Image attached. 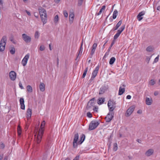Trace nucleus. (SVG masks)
I'll return each mask as SVG.
<instances>
[{"label":"nucleus","mask_w":160,"mask_h":160,"mask_svg":"<svg viewBox=\"0 0 160 160\" xmlns=\"http://www.w3.org/2000/svg\"><path fill=\"white\" fill-rule=\"evenodd\" d=\"M45 122L43 121L41 123L38 134L36 139L35 143L34 145V148L35 150L38 149L40 144L43 135L44 131V126L45 125Z\"/></svg>","instance_id":"obj_1"},{"label":"nucleus","mask_w":160,"mask_h":160,"mask_svg":"<svg viewBox=\"0 0 160 160\" xmlns=\"http://www.w3.org/2000/svg\"><path fill=\"white\" fill-rule=\"evenodd\" d=\"M7 40V37L3 36L0 42V52H3L5 50Z\"/></svg>","instance_id":"obj_2"},{"label":"nucleus","mask_w":160,"mask_h":160,"mask_svg":"<svg viewBox=\"0 0 160 160\" xmlns=\"http://www.w3.org/2000/svg\"><path fill=\"white\" fill-rule=\"evenodd\" d=\"M116 102L114 100H109L108 102V106L110 112H112L115 109L116 106Z\"/></svg>","instance_id":"obj_3"},{"label":"nucleus","mask_w":160,"mask_h":160,"mask_svg":"<svg viewBox=\"0 0 160 160\" xmlns=\"http://www.w3.org/2000/svg\"><path fill=\"white\" fill-rule=\"evenodd\" d=\"M100 123L95 121H92L89 124L88 130L89 131L95 129L99 124Z\"/></svg>","instance_id":"obj_4"},{"label":"nucleus","mask_w":160,"mask_h":160,"mask_svg":"<svg viewBox=\"0 0 160 160\" xmlns=\"http://www.w3.org/2000/svg\"><path fill=\"white\" fill-rule=\"evenodd\" d=\"M95 103V98H94L91 99L88 102L86 107L87 109L89 110L91 108L92 106H94Z\"/></svg>","instance_id":"obj_5"},{"label":"nucleus","mask_w":160,"mask_h":160,"mask_svg":"<svg viewBox=\"0 0 160 160\" xmlns=\"http://www.w3.org/2000/svg\"><path fill=\"white\" fill-rule=\"evenodd\" d=\"M134 105H132L130 106L127 110L125 113V115L126 117H129L133 112L135 108Z\"/></svg>","instance_id":"obj_6"},{"label":"nucleus","mask_w":160,"mask_h":160,"mask_svg":"<svg viewBox=\"0 0 160 160\" xmlns=\"http://www.w3.org/2000/svg\"><path fill=\"white\" fill-rule=\"evenodd\" d=\"M125 27V25H124L121 26V27L120 28V29L118 30L117 31V33L115 34V35L114 36V40L116 39L119 36L121 32L123 31L124 30Z\"/></svg>","instance_id":"obj_7"},{"label":"nucleus","mask_w":160,"mask_h":160,"mask_svg":"<svg viewBox=\"0 0 160 160\" xmlns=\"http://www.w3.org/2000/svg\"><path fill=\"white\" fill-rule=\"evenodd\" d=\"M114 113L113 112H109L105 117V119L106 122H109L113 118Z\"/></svg>","instance_id":"obj_8"},{"label":"nucleus","mask_w":160,"mask_h":160,"mask_svg":"<svg viewBox=\"0 0 160 160\" xmlns=\"http://www.w3.org/2000/svg\"><path fill=\"white\" fill-rule=\"evenodd\" d=\"M22 36V38L25 42L28 43L31 42V38L30 36L27 35L25 33L23 34Z\"/></svg>","instance_id":"obj_9"},{"label":"nucleus","mask_w":160,"mask_h":160,"mask_svg":"<svg viewBox=\"0 0 160 160\" xmlns=\"http://www.w3.org/2000/svg\"><path fill=\"white\" fill-rule=\"evenodd\" d=\"M78 133H76L75 134L74 138L73 141V147L74 148H76L77 147L78 141Z\"/></svg>","instance_id":"obj_10"},{"label":"nucleus","mask_w":160,"mask_h":160,"mask_svg":"<svg viewBox=\"0 0 160 160\" xmlns=\"http://www.w3.org/2000/svg\"><path fill=\"white\" fill-rule=\"evenodd\" d=\"M108 85H103L100 89L99 94L101 95L103 94L108 89Z\"/></svg>","instance_id":"obj_11"},{"label":"nucleus","mask_w":160,"mask_h":160,"mask_svg":"<svg viewBox=\"0 0 160 160\" xmlns=\"http://www.w3.org/2000/svg\"><path fill=\"white\" fill-rule=\"evenodd\" d=\"M29 57V53H28L25 55L22 60V63L24 66H25L26 65Z\"/></svg>","instance_id":"obj_12"},{"label":"nucleus","mask_w":160,"mask_h":160,"mask_svg":"<svg viewBox=\"0 0 160 160\" xmlns=\"http://www.w3.org/2000/svg\"><path fill=\"white\" fill-rule=\"evenodd\" d=\"M9 76L10 79L14 81L16 78V73L14 71H11L9 72Z\"/></svg>","instance_id":"obj_13"},{"label":"nucleus","mask_w":160,"mask_h":160,"mask_svg":"<svg viewBox=\"0 0 160 160\" xmlns=\"http://www.w3.org/2000/svg\"><path fill=\"white\" fill-rule=\"evenodd\" d=\"M74 17V14L73 11V10H72V11H70L69 13V21L70 23L73 22Z\"/></svg>","instance_id":"obj_14"},{"label":"nucleus","mask_w":160,"mask_h":160,"mask_svg":"<svg viewBox=\"0 0 160 160\" xmlns=\"http://www.w3.org/2000/svg\"><path fill=\"white\" fill-rule=\"evenodd\" d=\"M41 14H40L42 21L43 25L46 23L47 22V17H44V14L43 13H41Z\"/></svg>","instance_id":"obj_15"},{"label":"nucleus","mask_w":160,"mask_h":160,"mask_svg":"<svg viewBox=\"0 0 160 160\" xmlns=\"http://www.w3.org/2000/svg\"><path fill=\"white\" fill-rule=\"evenodd\" d=\"M38 10L40 14H41V13H43L44 14V17H47L46 11L43 8L40 7L38 8Z\"/></svg>","instance_id":"obj_16"},{"label":"nucleus","mask_w":160,"mask_h":160,"mask_svg":"<svg viewBox=\"0 0 160 160\" xmlns=\"http://www.w3.org/2000/svg\"><path fill=\"white\" fill-rule=\"evenodd\" d=\"M145 14V12L142 11L139 12L137 16V18L139 21H141L143 17L142 16L144 15Z\"/></svg>","instance_id":"obj_17"},{"label":"nucleus","mask_w":160,"mask_h":160,"mask_svg":"<svg viewBox=\"0 0 160 160\" xmlns=\"http://www.w3.org/2000/svg\"><path fill=\"white\" fill-rule=\"evenodd\" d=\"M32 110L30 108L28 109L26 112V117L28 120L30 118L32 115Z\"/></svg>","instance_id":"obj_18"},{"label":"nucleus","mask_w":160,"mask_h":160,"mask_svg":"<svg viewBox=\"0 0 160 160\" xmlns=\"http://www.w3.org/2000/svg\"><path fill=\"white\" fill-rule=\"evenodd\" d=\"M20 104L21 105V108L22 110H25V105H24V99L22 98H21L19 100Z\"/></svg>","instance_id":"obj_19"},{"label":"nucleus","mask_w":160,"mask_h":160,"mask_svg":"<svg viewBox=\"0 0 160 160\" xmlns=\"http://www.w3.org/2000/svg\"><path fill=\"white\" fill-rule=\"evenodd\" d=\"M153 150L152 149H150L146 152L145 154L146 156L149 157L153 154Z\"/></svg>","instance_id":"obj_20"},{"label":"nucleus","mask_w":160,"mask_h":160,"mask_svg":"<svg viewBox=\"0 0 160 160\" xmlns=\"http://www.w3.org/2000/svg\"><path fill=\"white\" fill-rule=\"evenodd\" d=\"M85 138V136L84 134H82L80 137V140L78 142V144H81L84 141Z\"/></svg>","instance_id":"obj_21"},{"label":"nucleus","mask_w":160,"mask_h":160,"mask_svg":"<svg viewBox=\"0 0 160 160\" xmlns=\"http://www.w3.org/2000/svg\"><path fill=\"white\" fill-rule=\"evenodd\" d=\"M97 72L94 71H93L92 74V77L89 80V81L90 82H91L95 78L97 75Z\"/></svg>","instance_id":"obj_22"},{"label":"nucleus","mask_w":160,"mask_h":160,"mask_svg":"<svg viewBox=\"0 0 160 160\" xmlns=\"http://www.w3.org/2000/svg\"><path fill=\"white\" fill-rule=\"evenodd\" d=\"M105 101L104 98H99L97 100V103L99 105H101Z\"/></svg>","instance_id":"obj_23"},{"label":"nucleus","mask_w":160,"mask_h":160,"mask_svg":"<svg viewBox=\"0 0 160 160\" xmlns=\"http://www.w3.org/2000/svg\"><path fill=\"white\" fill-rule=\"evenodd\" d=\"M152 102V98L150 99V98L146 97V104L148 105H151Z\"/></svg>","instance_id":"obj_24"},{"label":"nucleus","mask_w":160,"mask_h":160,"mask_svg":"<svg viewBox=\"0 0 160 160\" xmlns=\"http://www.w3.org/2000/svg\"><path fill=\"white\" fill-rule=\"evenodd\" d=\"M40 90L42 92L45 90V84L41 82L39 85Z\"/></svg>","instance_id":"obj_25"},{"label":"nucleus","mask_w":160,"mask_h":160,"mask_svg":"<svg viewBox=\"0 0 160 160\" xmlns=\"http://www.w3.org/2000/svg\"><path fill=\"white\" fill-rule=\"evenodd\" d=\"M125 91V88H122L121 87H120L119 88L118 95H121Z\"/></svg>","instance_id":"obj_26"},{"label":"nucleus","mask_w":160,"mask_h":160,"mask_svg":"<svg viewBox=\"0 0 160 160\" xmlns=\"http://www.w3.org/2000/svg\"><path fill=\"white\" fill-rule=\"evenodd\" d=\"M38 131H38V130L37 129V132L36 133V132H35V135H34V136H35V140H34V144H33V150L34 151H38L39 150V148H40V145L39 146V148H38V150H35V149H34V144H35V142L36 139V138H37V135H38Z\"/></svg>","instance_id":"obj_27"},{"label":"nucleus","mask_w":160,"mask_h":160,"mask_svg":"<svg viewBox=\"0 0 160 160\" xmlns=\"http://www.w3.org/2000/svg\"><path fill=\"white\" fill-rule=\"evenodd\" d=\"M83 40H82V41L81 44V46H80V50H79V51L78 55V56H77L76 59H75L76 60H77V59H78V56H79V54H80V53L81 52V53H82V46L83 45Z\"/></svg>","instance_id":"obj_28"},{"label":"nucleus","mask_w":160,"mask_h":160,"mask_svg":"<svg viewBox=\"0 0 160 160\" xmlns=\"http://www.w3.org/2000/svg\"><path fill=\"white\" fill-rule=\"evenodd\" d=\"M154 49L153 47L151 46H148L146 49V50L147 52H150L152 51Z\"/></svg>","instance_id":"obj_29"},{"label":"nucleus","mask_w":160,"mask_h":160,"mask_svg":"<svg viewBox=\"0 0 160 160\" xmlns=\"http://www.w3.org/2000/svg\"><path fill=\"white\" fill-rule=\"evenodd\" d=\"M116 59L114 57H112L110 60L109 63L110 65L113 64L115 61Z\"/></svg>","instance_id":"obj_30"},{"label":"nucleus","mask_w":160,"mask_h":160,"mask_svg":"<svg viewBox=\"0 0 160 160\" xmlns=\"http://www.w3.org/2000/svg\"><path fill=\"white\" fill-rule=\"evenodd\" d=\"M118 13V12L116 10H115L113 12L112 16V18L113 19H115L116 18Z\"/></svg>","instance_id":"obj_31"},{"label":"nucleus","mask_w":160,"mask_h":160,"mask_svg":"<svg viewBox=\"0 0 160 160\" xmlns=\"http://www.w3.org/2000/svg\"><path fill=\"white\" fill-rule=\"evenodd\" d=\"M88 67H87L85 69V70H84V72L83 73L82 76V78H84L85 77V76L86 75V74H87V72L88 71Z\"/></svg>","instance_id":"obj_32"},{"label":"nucleus","mask_w":160,"mask_h":160,"mask_svg":"<svg viewBox=\"0 0 160 160\" xmlns=\"http://www.w3.org/2000/svg\"><path fill=\"white\" fill-rule=\"evenodd\" d=\"M10 52L12 54H14L15 52V50L14 47L13 46L11 48V49L10 50Z\"/></svg>","instance_id":"obj_33"},{"label":"nucleus","mask_w":160,"mask_h":160,"mask_svg":"<svg viewBox=\"0 0 160 160\" xmlns=\"http://www.w3.org/2000/svg\"><path fill=\"white\" fill-rule=\"evenodd\" d=\"M114 43H115V40H112L110 46L109 47V48H108V50L107 51H108V52H110V51L111 48L112 47L113 45L114 44Z\"/></svg>","instance_id":"obj_34"},{"label":"nucleus","mask_w":160,"mask_h":160,"mask_svg":"<svg viewBox=\"0 0 160 160\" xmlns=\"http://www.w3.org/2000/svg\"><path fill=\"white\" fill-rule=\"evenodd\" d=\"M27 91L30 92H32V88L31 86L30 85H28L27 86Z\"/></svg>","instance_id":"obj_35"},{"label":"nucleus","mask_w":160,"mask_h":160,"mask_svg":"<svg viewBox=\"0 0 160 160\" xmlns=\"http://www.w3.org/2000/svg\"><path fill=\"white\" fill-rule=\"evenodd\" d=\"M54 22L55 23H58V15H56L54 19Z\"/></svg>","instance_id":"obj_36"},{"label":"nucleus","mask_w":160,"mask_h":160,"mask_svg":"<svg viewBox=\"0 0 160 160\" xmlns=\"http://www.w3.org/2000/svg\"><path fill=\"white\" fill-rule=\"evenodd\" d=\"M118 149V146L117 144L116 143H114L113 144V150L114 151H116Z\"/></svg>","instance_id":"obj_37"},{"label":"nucleus","mask_w":160,"mask_h":160,"mask_svg":"<svg viewBox=\"0 0 160 160\" xmlns=\"http://www.w3.org/2000/svg\"><path fill=\"white\" fill-rule=\"evenodd\" d=\"M35 38H38L39 36V32L38 31H37L35 32V35H34Z\"/></svg>","instance_id":"obj_38"},{"label":"nucleus","mask_w":160,"mask_h":160,"mask_svg":"<svg viewBox=\"0 0 160 160\" xmlns=\"http://www.w3.org/2000/svg\"><path fill=\"white\" fill-rule=\"evenodd\" d=\"M84 0H78V6H81Z\"/></svg>","instance_id":"obj_39"},{"label":"nucleus","mask_w":160,"mask_h":160,"mask_svg":"<svg viewBox=\"0 0 160 160\" xmlns=\"http://www.w3.org/2000/svg\"><path fill=\"white\" fill-rule=\"evenodd\" d=\"M155 83V82L153 79H151L149 82V84L151 85H153Z\"/></svg>","instance_id":"obj_40"},{"label":"nucleus","mask_w":160,"mask_h":160,"mask_svg":"<svg viewBox=\"0 0 160 160\" xmlns=\"http://www.w3.org/2000/svg\"><path fill=\"white\" fill-rule=\"evenodd\" d=\"M95 51V49L92 48V49L91 50V52L90 53V55H91V56L90 57V58H92V56L93 55Z\"/></svg>","instance_id":"obj_41"},{"label":"nucleus","mask_w":160,"mask_h":160,"mask_svg":"<svg viewBox=\"0 0 160 160\" xmlns=\"http://www.w3.org/2000/svg\"><path fill=\"white\" fill-rule=\"evenodd\" d=\"M122 20H120V21H119L117 23V24L116 25V26L119 28L120 26L121 25L122 23Z\"/></svg>","instance_id":"obj_42"},{"label":"nucleus","mask_w":160,"mask_h":160,"mask_svg":"<svg viewBox=\"0 0 160 160\" xmlns=\"http://www.w3.org/2000/svg\"><path fill=\"white\" fill-rule=\"evenodd\" d=\"M159 55L158 56L155 58L153 63H156L158 62L159 60Z\"/></svg>","instance_id":"obj_43"},{"label":"nucleus","mask_w":160,"mask_h":160,"mask_svg":"<svg viewBox=\"0 0 160 160\" xmlns=\"http://www.w3.org/2000/svg\"><path fill=\"white\" fill-rule=\"evenodd\" d=\"M45 49V47L43 45H41L39 48V49L41 51H43Z\"/></svg>","instance_id":"obj_44"},{"label":"nucleus","mask_w":160,"mask_h":160,"mask_svg":"<svg viewBox=\"0 0 160 160\" xmlns=\"http://www.w3.org/2000/svg\"><path fill=\"white\" fill-rule=\"evenodd\" d=\"M87 115L89 118H91L92 117V115L90 112H88L87 113Z\"/></svg>","instance_id":"obj_45"},{"label":"nucleus","mask_w":160,"mask_h":160,"mask_svg":"<svg viewBox=\"0 0 160 160\" xmlns=\"http://www.w3.org/2000/svg\"><path fill=\"white\" fill-rule=\"evenodd\" d=\"M152 57V56H150V57H148V56H147L146 57V61L147 62V63H148L149 62V61L150 59V58H151V57Z\"/></svg>","instance_id":"obj_46"},{"label":"nucleus","mask_w":160,"mask_h":160,"mask_svg":"<svg viewBox=\"0 0 160 160\" xmlns=\"http://www.w3.org/2000/svg\"><path fill=\"white\" fill-rule=\"evenodd\" d=\"M47 154H44L43 156L42 160H47Z\"/></svg>","instance_id":"obj_47"},{"label":"nucleus","mask_w":160,"mask_h":160,"mask_svg":"<svg viewBox=\"0 0 160 160\" xmlns=\"http://www.w3.org/2000/svg\"><path fill=\"white\" fill-rule=\"evenodd\" d=\"M97 47V44L96 43H94L92 45V48L95 49L96 50Z\"/></svg>","instance_id":"obj_48"},{"label":"nucleus","mask_w":160,"mask_h":160,"mask_svg":"<svg viewBox=\"0 0 160 160\" xmlns=\"http://www.w3.org/2000/svg\"><path fill=\"white\" fill-rule=\"evenodd\" d=\"M10 40L11 42H12L14 44H16V42L13 40V37H11L10 38Z\"/></svg>","instance_id":"obj_49"},{"label":"nucleus","mask_w":160,"mask_h":160,"mask_svg":"<svg viewBox=\"0 0 160 160\" xmlns=\"http://www.w3.org/2000/svg\"><path fill=\"white\" fill-rule=\"evenodd\" d=\"M103 10V9H102L101 8L100 9L99 12L98 13H96V15L98 16L100 15V14H101V13H102Z\"/></svg>","instance_id":"obj_50"},{"label":"nucleus","mask_w":160,"mask_h":160,"mask_svg":"<svg viewBox=\"0 0 160 160\" xmlns=\"http://www.w3.org/2000/svg\"><path fill=\"white\" fill-rule=\"evenodd\" d=\"M63 14L65 17L67 18L68 16V13L66 11H63Z\"/></svg>","instance_id":"obj_51"},{"label":"nucleus","mask_w":160,"mask_h":160,"mask_svg":"<svg viewBox=\"0 0 160 160\" xmlns=\"http://www.w3.org/2000/svg\"><path fill=\"white\" fill-rule=\"evenodd\" d=\"M94 108H93V110L94 111L97 112L98 111V107H96L94 106H93Z\"/></svg>","instance_id":"obj_52"},{"label":"nucleus","mask_w":160,"mask_h":160,"mask_svg":"<svg viewBox=\"0 0 160 160\" xmlns=\"http://www.w3.org/2000/svg\"><path fill=\"white\" fill-rule=\"evenodd\" d=\"M99 69V66L98 65L96 67L95 69L94 70V71L98 73V71Z\"/></svg>","instance_id":"obj_53"},{"label":"nucleus","mask_w":160,"mask_h":160,"mask_svg":"<svg viewBox=\"0 0 160 160\" xmlns=\"http://www.w3.org/2000/svg\"><path fill=\"white\" fill-rule=\"evenodd\" d=\"M34 16L36 18H38L39 16L38 14V12H34Z\"/></svg>","instance_id":"obj_54"},{"label":"nucleus","mask_w":160,"mask_h":160,"mask_svg":"<svg viewBox=\"0 0 160 160\" xmlns=\"http://www.w3.org/2000/svg\"><path fill=\"white\" fill-rule=\"evenodd\" d=\"M19 87L21 89H23L24 88L23 86H22V84L20 82H19Z\"/></svg>","instance_id":"obj_55"},{"label":"nucleus","mask_w":160,"mask_h":160,"mask_svg":"<svg viewBox=\"0 0 160 160\" xmlns=\"http://www.w3.org/2000/svg\"><path fill=\"white\" fill-rule=\"evenodd\" d=\"M79 156H77L73 159V160H79Z\"/></svg>","instance_id":"obj_56"},{"label":"nucleus","mask_w":160,"mask_h":160,"mask_svg":"<svg viewBox=\"0 0 160 160\" xmlns=\"http://www.w3.org/2000/svg\"><path fill=\"white\" fill-rule=\"evenodd\" d=\"M0 146L1 148H3L5 147V145L3 143H2L0 144Z\"/></svg>","instance_id":"obj_57"},{"label":"nucleus","mask_w":160,"mask_h":160,"mask_svg":"<svg viewBox=\"0 0 160 160\" xmlns=\"http://www.w3.org/2000/svg\"><path fill=\"white\" fill-rule=\"evenodd\" d=\"M131 98V97L130 95H128L126 97V99H130Z\"/></svg>","instance_id":"obj_58"},{"label":"nucleus","mask_w":160,"mask_h":160,"mask_svg":"<svg viewBox=\"0 0 160 160\" xmlns=\"http://www.w3.org/2000/svg\"><path fill=\"white\" fill-rule=\"evenodd\" d=\"M25 11L28 16H30L31 15V13L29 12L27 10H26Z\"/></svg>","instance_id":"obj_59"},{"label":"nucleus","mask_w":160,"mask_h":160,"mask_svg":"<svg viewBox=\"0 0 160 160\" xmlns=\"http://www.w3.org/2000/svg\"><path fill=\"white\" fill-rule=\"evenodd\" d=\"M142 112V111L141 110H139L137 111V113L138 114H141Z\"/></svg>","instance_id":"obj_60"},{"label":"nucleus","mask_w":160,"mask_h":160,"mask_svg":"<svg viewBox=\"0 0 160 160\" xmlns=\"http://www.w3.org/2000/svg\"><path fill=\"white\" fill-rule=\"evenodd\" d=\"M108 142H109V144H111V143H112V140L111 139H110V138H108Z\"/></svg>","instance_id":"obj_61"},{"label":"nucleus","mask_w":160,"mask_h":160,"mask_svg":"<svg viewBox=\"0 0 160 160\" xmlns=\"http://www.w3.org/2000/svg\"><path fill=\"white\" fill-rule=\"evenodd\" d=\"M154 95L155 96H157V95H158V92H157V91H155L154 92Z\"/></svg>","instance_id":"obj_62"},{"label":"nucleus","mask_w":160,"mask_h":160,"mask_svg":"<svg viewBox=\"0 0 160 160\" xmlns=\"http://www.w3.org/2000/svg\"><path fill=\"white\" fill-rule=\"evenodd\" d=\"M18 134L19 135H20L21 134V130H20V131L18 130Z\"/></svg>","instance_id":"obj_63"},{"label":"nucleus","mask_w":160,"mask_h":160,"mask_svg":"<svg viewBox=\"0 0 160 160\" xmlns=\"http://www.w3.org/2000/svg\"><path fill=\"white\" fill-rule=\"evenodd\" d=\"M60 0H54V2L56 3H58L60 2Z\"/></svg>","instance_id":"obj_64"}]
</instances>
